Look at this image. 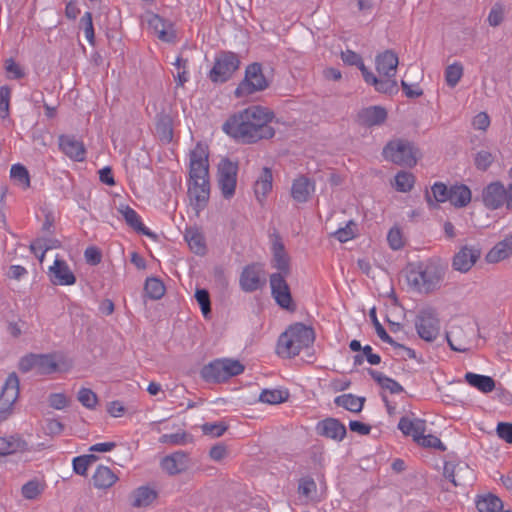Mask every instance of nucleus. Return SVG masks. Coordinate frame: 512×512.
Wrapping results in <instances>:
<instances>
[{
	"instance_id": "obj_1",
	"label": "nucleus",
	"mask_w": 512,
	"mask_h": 512,
	"mask_svg": "<svg viewBox=\"0 0 512 512\" xmlns=\"http://www.w3.org/2000/svg\"><path fill=\"white\" fill-rule=\"evenodd\" d=\"M274 117L270 109L253 105L232 115L223 124V130L238 142L256 143L275 135V130L270 126Z\"/></svg>"
},
{
	"instance_id": "obj_2",
	"label": "nucleus",
	"mask_w": 512,
	"mask_h": 512,
	"mask_svg": "<svg viewBox=\"0 0 512 512\" xmlns=\"http://www.w3.org/2000/svg\"><path fill=\"white\" fill-rule=\"evenodd\" d=\"M208 169L206 149L198 144L190 153V183L188 188L190 204L196 214H199L206 207L209 200Z\"/></svg>"
},
{
	"instance_id": "obj_3",
	"label": "nucleus",
	"mask_w": 512,
	"mask_h": 512,
	"mask_svg": "<svg viewBox=\"0 0 512 512\" xmlns=\"http://www.w3.org/2000/svg\"><path fill=\"white\" fill-rule=\"evenodd\" d=\"M208 169L206 149L198 144L190 153V183L188 188L190 204L196 214H199L206 207L209 200Z\"/></svg>"
},
{
	"instance_id": "obj_4",
	"label": "nucleus",
	"mask_w": 512,
	"mask_h": 512,
	"mask_svg": "<svg viewBox=\"0 0 512 512\" xmlns=\"http://www.w3.org/2000/svg\"><path fill=\"white\" fill-rule=\"evenodd\" d=\"M446 274V266L439 261L410 265L406 270L408 286L419 293H431L440 288Z\"/></svg>"
},
{
	"instance_id": "obj_5",
	"label": "nucleus",
	"mask_w": 512,
	"mask_h": 512,
	"mask_svg": "<svg viewBox=\"0 0 512 512\" xmlns=\"http://www.w3.org/2000/svg\"><path fill=\"white\" fill-rule=\"evenodd\" d=\"M314 339L312 328L302 323L291 325L278 339L277 354L284 358L295 357L302 349L308 348Z\"/></svg>"
},
{
	"instance_id": "obj_6",
	"label": "nucleus",
	"mask_w": 512,
	"mask_h": 512,
	"mask_svg": "<svg viewBox=\"0 0 512 512\" xmlns=\"http://www.w3.org/2000/svg\"><path fill=\"white\" fill-rule=\"evenodd\" d=\"M382 154L386 160L405 167L415 166L420 157L415 144L402 138L390 140L383 148Z\"/></svg>"
},
{
	"instance_id": "obj_7",
	"label": "nucleus",
	"mask_w": 512,
	"mask_h": 512,
	"mask_svg": "<svg viewBox=\"0 0 512 512\" xmlns=\"http://www.w3.org/2000/svg\"><path fill=\"white\" fill-rule=\"evenodd\" d=\"M244 365L235 359H217L201 369V376L207 382H222L230 377L241 374Z\"/></svg>"
},
{
	"instance_id": "obj_8",
	"label": "nucleus",
	"mask_w": 512,
	"mask_h": 512,
	"mask_svg": "<svg viewBox=\"0 0 512 512\" xmlns=\"http://www.w3.org/2000/svg\"><path fill=\"white\" fill-rule=\"evenodd\" d=\"M482 201L490 210H497L503 206L512 209V184L507 188L499 182H491L482 190Z\"/></svg>"
},
{
	"instance_id": "obj_9",
	"label": "nucleus",
	"mask_w": 512,
	"mask_h": 512,
	"mask_svg": "<svg viewBox=\"0 0 512 512\" xmlns=\"http://www.w3.org/2000/svg\"><path fill=\"white\" fill-rule=\"evenodd\" d=\"M399 64V59L397 54L392 50H386L380 54H378L375 58V66L378 74L384 78H378L380 82L391 81L394 84V87L385 90L379 91L380 93H394L398 90L397 81L395 79V75L397 72V67Z\"/></svg>"
},
{
	"instance_id": "obj_10",
	"label": "nucleus",
	"mask_w": 512,
	"mask_h": 512,
	"mask_svg": "<svg viewBox=\"0 0 512 512\" xmlns=\"http://www.w3.org/2000/svg\"><path fill=\"white\" fill-rule=\"evenodd\" d=\"M268 87V81L263 75L261 65L253 63L246 68L245 77L235 90L236 97L248 96Z\"/></svg>"
},
{
	"instance_id": "obj_11",
	"label": "nucleus",
	"mask_w": 512,
	"mask_h": 512,
	"mask_svg": "<svg viewBox=\"0 0 512 512\" xmlns=\"http://www.w3.org/2000/svg\"><path fill=\"white\" fill-rule=\"evenodd\" d=\"M19 395V379L16 374H10L0 393V422L6 420L12 413L13 405Z\"/></svg>"
},
{
	"instance_id": "obj_12",
	"label": "nucleus",
	"mask_w": 512,
	"mask_h": 512,
	"mask_svg": "<svg viewBox=\"0 0 512 512\" xmlns=\"http://www.w3.org/2000/svg\"><path fill=\"white\" fill-rule=\"evenodd\" d=\"M240 61L232 52L221 53L211 70L210 78L214 82H224L239 68Z\"/></svg>"
},
{
	"instance_id": "obj_13",
	"label": "nucleus",
	"mask_w": 512,
	"mask_h": 512,
	"mask_svg": "<svg viewBox=\"0 0 512 512\" xmlns=\"http://www.w3.org/2000/svg\"><path fill=\"white\" fill-rule=\"evenodd\" d=\"M342 60L349 65H356L360 69L362 76L367 84L374 86L376 91H385L394 87L393 82L378 81L376 77L363 63L362 58L359 54L354 51L346 50L341 54Z\"/></svg>"
},
{
	"instance_id": "obj_14",
	"label": "nucleus",
	"mask_w": 512,
	"mask_h": 512,
	"mask_svg": "<svg viewBox=\"0 0 512 512\" xmlns=\"http://www.w3.org/2000/svg\"><path fill=\"white\" fill-rule=\"evenodd\" d=\"M238 167L235 163L224 159L218 166V185L222 195L229 199L235 193Z\"/></svg>"
},
{
	"instance_id": "obj_15",
	"label": "nucleus",
	"mask_w": 512,
	"mask_h": 512,
	"mask_svg": "<svg viewBox=\"0 0 512 512\" xmlns=\"http://www.w3.org/2000/svg\"><path fill=\"white\" fill-rule=\"evenodd\" d=\"M481 257L478 245H464L453 256L452 268L461 273H467Z\"/></svg>"
},
{
	"instance_id": "obj_16",
	"label": "nucleus",
	"mask_w": 512,
	"mask_h": 512,
	"mask_svg": "<svg viewBox=\"0 0 512 512\" xmlns=\"http://www.w3.org/2000/svg\"><path fill=\"white\" fill-rule=\"evenodd\" d=\"M418 335L427 342L434 341L439 335L440 323L431 310H423L416 320Z\"/></svg>"
},
{
	"instance_id": "obj_17",
	"label": "nucleus",
	"mask_w": 512,
	"mask_h": 512,
	"mask_svg": "<svg viewBox=\"0 0 512 512\" xmlns=\"http://www.w3.org/2000/svg\"><path fill=\"white\" fill-rule=\"evenodd\" d=\"M472 330L470 323L453 324L446 333V339L450 348L457 352L468 351Z\"/></svg>"
},
{
	"instance_id": "obj_18",
	"label": "nucleus",
	"mask_w": 512,
	"mask_h": 512,
	"mask_svg": "<svg viewBox=\"0 0 512 512\" xmlns=\"http://www.w3.org/2000/svg\"><path fill=\"white\" fill-rule=\"evenodd\" d=\"M282 273H273L270 276L271 293L279 306L284 309H293L292 296L290 288L286 282V277Z\"/></svg>"
},
{
	"instance_id": "obj_19",
	"label": "nucleus",
	"mask_w": 512,
	"mask_h": 512,
	"mask_svg": "<svg viewBox=\"0 0 512 512\" xmlns=\"http://www.w3.org/2000/svg\"><path fill=\"white\" fill-rule=\"evenodd\" d=\"M444 477L449 479L455 486H465L474 480L473 470L463 462H446L444 465Z\"/></svg>"
},
{
	"instance_id": "obj_20",
	"label": "nucleus",
	"mask_w": 512,
	"mask_h": 512,
	"mask_svg": "<svg viewBox=\"0 0 512 512\" xmlns=\"http://www.w3.org/2000/svg\"><path fill=\"white\" fill-rule=\"evenodd\" d=\"M191 466L189 455L184 451H176L162 458L160 467L170 476L186 472Z\"/></svg>"
},
{
	"instance_id": "obj_21",
	"label": "nucleus",
	"mask_w": 512,
	"mask_h": 512,
	"mask_svg": "<svg viewBox=\"0 0 512 512\" xmlns=\"http://www.w3.org/2000/svg\"><path fill=\"white\" fill-rule=\"evenodd\" d=\"M264 271L259 264H252L244 268L240 276V286L245 292H253L263 284Z\"/></svg>"
},
{
	"instance_id": "obj_22",
	"label": "nucleus",
	"mask_w": 512,
	"mask_h": 512,
	"mask_svg": "<svg viewBox=\"0 0 512 512\" xmlns=\"http://www.w3.org/2000/svg\"><path fill=\"white\" fill-rule=\"evenodd\" d=\"M50 280L54 285L69 286L76 282V277L68 264L56 258L54 264L49 268Z\"/></svg>"
},
{
	"instance_id": "obj_23",
	"label": "nucleus",
	"mask_w": 512,
	"mask_h": 512,
	"mask_svg": "<svg viewBox=\"0 0 512 512\" xmlns=\"http://www.w3.org/2000/svg\"><path fill=\"white\" fill-rule=\"evenodd\" d=\"M59 148L71 160L78 162L85 160L86 150L84 144L74 136H59Z\"/></svg>"
},
{
	"instance_id": "obj_24",
	"label": "nucleus",
	"mask_w": 512,
	"mask_h": 512,
	"mask_svg": "<svg viewBox=\"0 0 512 512\" xmlns=\"http://www.w3.org/2000/svg\"><path fill=\"white\" fill-rule=\"evenodd\" d=\"M319 435L335 441H342L346 435V427L335 418H327L317 425Z\"/></svg>"
},
{
	"instance_id": "obj_25",
	"label": "nucleus",
	"mask_w": 512,
	"mask_h": 512,
	"mask_svg": "<svg viewBox=\"0 0 512 512\" xmlns=\"http://www.w3.org/2000/svg\"><path fill=\"white\" fill-rule=\"evenodd\" d=\"M315 190V185L308 178L300 176L293 181L291 196L298 203H305L309 200Z\"/></svg>"
},
{
	"instance_id": "obj_26",
	"label": "nucleus",
	"mask_w": 512,
	"mask_h": 512,
	"mask_svg": "<svg viewBox=\"0 0 512 512\" xmlns=\"http://www.w3.org/2000/svg\"><path fill=\"white\" fill-rule=\"evenodd\" d=\"M148 26L153 33L162 41L171 42L175 38L172 24L166 23L158 15H152L148 19Z\"/></svg>"
},
{
	"instance_id": "obj_27",
	"label": "nucleus",
	"mask_w": 512,
	"mask_h": 512,
	"mask_svg": "<svg viewBox=\"0 0 512 512\" xmlns=\"http://www.w3.org/2000/svg\"><path fill=\"white\" fill-rule=\"evenodd\" d=\"M387 118V112L383 107L371 106L362 109L358 113L360 123L366 126L381 125Z\"/></svg>"
},
{
	"instance_id": "obj_28",
	"label": "nucleus",
	"mask_w": 512,
	"mask_h": 512,
	"mask_svg": "<svg viewBox=\"0 0 512 512\" xmlns=\"http://www.w3.org/2000/svg\"><path fill=\"white\" fill-rule=\"evenodd\" d=\"M399 430L406 436H412L413 440L419 439L426 431V421L420 418L410 419L402 417L398 423Z\"/></svg>"
},
{
	"instance_id": "obj_29",
	"label": "nucleus",
	"mask_w": 512,
	"mask_h": 512,
	"mask_svg": "<svg viewBox=\"0 0 512 512\" xmlns=\"http://www.w3.org/2000/svg\"><path fill=\"white\" fill-rule=\"evenodd\" d=\"M273 251V267L279 270L278 273L290 275V258L284 249L281 241L276 240L272 246Z\"/></svg>"
},
{
	"instance_id": "obj_30",
	"label": "nucleus",
	"mask_w": 512,
	"mask_h": 512,
	"mask_svg": "<svg viewBox=\"0 0 512 512\" xmlns=\"http://www.w3.org/2000/svg\"><path fill=\"white\" fill-rule=\"evenodd\" d=\"M512 253V235L498 242L486 255L488 263H497L508 258Z\"/></svg>"
},
{
	"instance_id": "obj_31",
	"label": "nucleus",
	"mask_w": 512,
	"mask_h": 512,
	"mask_svg": "<svg viewBox=\"0 0 512 512\" xmlns=\"http://www.w3.org/2000/svg\"><path fill=\"white\" fill-rule=\"evenodd\" d=\"M157 498V492L149 486H140L131 494L133 507H147Z\"/></svg>"
},
{
	"instance_id": "obj_32",
	"label": "nucleus",
	"mask_w": 512,
	"mask_h": 512,
	"mask_svg": "<svg viewBox=\"0 0 512 512\" xmlns=\"http://www.w3.org/2000/svg\"><path fill=\"white\" fill-rule=\"evenodd\" d=\"M184 237L192 252L198 255L205 254L206 244L200 229L196 227L187 228Z\"/></svg>"
},
{
	"instance_id": "obj_33",
	"label": "nucleus",
	"mask_w": 512,
	"mask_h": 512,
	"mask_svg": "<svg viewBox=\"0 0 512 512\" xmlns=\"http://www.w3.org/2000/svg\"><path fill=\"white\" fill-rule=\"evenodd\" d=\"M93 484L98 489H107L113 486L116 481L118 480V477L114 472L107 466H99L93 477Z\"/></svg>"
},
{
	"instance_id": "obj_34",
	"label": "nucleus",
	"mask_w": 512,
	"mask_h": 512,
	"mask_svg": "<svg viewBox=\"0 0 512 512\" xmlns=\"http://www.w3.org/2000/svg\"><path fill=\"white\" fill-rule=\"evenodd\" d=\"M118 212L122 215L126 223L139 233L150 235V232L142 224L139 215L134 209L127 205H120L117 208Z\"/></svg>"
},
{
	"instance_id": "obj_35",
	"label": "nucleus",
	"mask_w": 512,
	"mask_h": 512,
	"mask_svg": "<svg viewBox=\"0 0 512 512\" xmlns=\"http://www.w3.org/2000/svg\"><path fill=\"white\" fill-rule=\"evenodd\" d=\"M465 380L482 393H489L495 389V381L490 376L468 372L465 374Z\"/></svg>"
},
{
	"instance_id": "obj_36",
	"label": "nucleus",
	"mask_w": 512,
	"mask_h": 512,
	"mask_svg": "<svg viewBox=\"0 0 512 512\" xmlns=\"http://www.w3.org/2000/svg\"><path fill=\"white\" fill-rule=\"evenodd\" d=\"M450 203L455 207H465L471 201V191L466 185H453L450 187Z\"/></svg>"
},
{
	"instance_id": "obj_37",
	"label": "nucleus",
	"mask_w": 512,
	"mask_h": 512,
	"mask_svg": "<svg viewBox=\"0 0 512 512\" xmlns=\"http://www.w3.org/2000/svg\"><path fill=\"white\" fill-rule=\"evenodd\" d=\"M272 172L269 168H263L260 176L254 185V191L257 199L261 201L272 189Z\"/></svg>"
},
{
	"instance_id": "obj_38",
	"label": "nucleus",
	"mask_w": 512,
	"mask_h": 512,
	"mask_svg": "<svg viewBox=\"0 0 512 512\" xmlns=\"http://www.w3.org/2000/svg\"><path fill=\"white\" fill-rule=\"evenodd\" d=\"M450 187L448 188L442 182H436L431 187V192L426 193V200L430 207L435 206L437 203H444L449 201Z\"/></svg>"
},
{
	"instance_id": "obj_39",
	"label": "nucleus",
	"mask_w": 512,
	"mask_h": 512,
	"mask_svg": "<svg viewBox=\"0 0 512 512\" xmlns=\"http://www.w3.org/2000/svg\"><path fill=\"white\" fill-rule=\"evenodd\" d=\"M334 402L337 406L343 407L350 412L358 413L363 408L365 398L357 397L353 394H343L336 397Z\"/></svg>"
},
{
	"instance_id": "obj_40",
	"label": "nucleus",
	"mask_w": 512,
	"mask_h": 512,
	"mask_svg": "<svg viewBox=\"0 0 512 512\" xmlns=\"http://www.w3.org/2000/svg\"><path fill=\"white\" fill-rule=\"evenodd\" d=\"M476 506L479 512H500L503 510L501 499L492 494L480 497Z\"/></svg>"
},
{
	"instance_id": "obj_41",
	"label": "nucleus",
	"mask_w": 512,
	"mask_h": 512,
	"mask_svg": "<svg viewBox=\"0 0 512 512\" xmlns=\"http://www.w3.org/2000/svg\"><path fill=\"white\" fill-rule=\"evenodd\" d=\"M144 292L148 298L152 300H159L165 294V286L158 278H147L144 285Z\"/></svg>"
},
{
	"instance_id": "obj_42",
	"label": "nucleus",
	"mask_w": 512,
	"mask_h": 512,
	"mask_svg": "<svg viewBox=\"0 0 512 512\" xmlns=\"http://www.w3.org/2000/svg\"><path fill=\"white\" fill-rule=\"evenodd\" d=\"M58 365L52 354H37L36 372L39 374H51L57 371Z\"/></svg>"
},
{
	"instance_id": "obj_43",
	"label": "nucleus",
	"mask_w": 512,
	"mask_h": 512,
	"mask_svg": "<svg viewBox=\"0 0 512 512\" xmlns=\"http://www.w3.org/2000/svg\"><path fill=\"white\" fill-rule=\"evenodd\" d=\"M12 180L21 188L27 189L30 186L28 170L21 164H14L10 170Z\"/></svg>"
},
{
	"instance_id": "obj_44",
	"label": "nucleus",
	"mask_w": 512,
	"mask_h": 512,
	"mask_svg": "<svg viewBox=\"0 0 512 512\" xmlns=\"http://www.w3.org/2000/svg\"><path fill=\"white\" fill-rule=\"evenodd\" d=\"M44 487L38 480H31L22 486L21 494L27 500H35L43 493Z\"/></svg>"
},
{
	"instance_id": "obj_45",
	"label": "nucleus",
	"mask_w": 512,
	"mask_h": 512,
	"mask_svg": "<svg viewBox=\"0 0 512 512\" xmlns=\"http://www.w3.org/2000/svg\"><path fill=\"white\" fill-rule=\"evenodd\" d=\"M192 441V437L185 431H179L172 434H163L159 442L168 445H185Z\"/></svg>"
},
{
	"instance_id": "obj_46",
	"label": "nucleus",
	"mask_w": 512,
	"mask_h": 512,
	"mask_svg": "<svg viewBox=\"0 0 512 512\" xmlns=\"http://www.w3.org/2000/svg\"><path fill=\"white\" fill-rule=\"evenodd\" d=\"M463 76V66L459 62H455L447 66L445 70V80L448 86L455 87Z\"/></svg>"
},
{
	"instance_id": "obj_47",
	"label": "nucleus",
	"mask_w": 512,
	"mask_h": 512,
	"mask_svg": "<svg viewBox=\"0 0 512 512\" xmlns=\"http://www.w3.org/2000/svg\"><path fill=\"white\" fill-rule=\"evenodd\" d=\"M415 178L412 173L401 171L395 176V188L399 192H408L414 186Z\"/></svg>"
},
{
	"instance_id": "obj_48",
	"label": "nucleus",
	"mask_w": 512,
	"mask_h": 512,
	"mask_svg": "<svg viewBox=\"0 0 512 512\" xmlns=\"http://www.w3.org/2000/svg\"><path fill=\"white\" fill-rule=\"evenodd\" d=\"M357 224L354 221H349L345 227L339 228L331 235L339 242L344 243L356 236Z\"/></svg>"
},
{
	"instance_id": "obj_49",
	"label": "nucleus",
	"mask_w": 512,
	"mask_h": 512,
	"mask_svg": "<svg viewBox=\"0 0 512 512\" xmlns=\"http://www.w3.org/2000/svg\"><path fill=\"white\" fill-rule=\"evenodd\" d=\"M78 401L87 409L93 410L98 404L97 395L89 388H81L77 394Z\"/></svg>"
},
{
	"instance_id": "obj_50",
	"label": "nucleus",
	"mask_w": 512,
	"mask_h": 512,
	"mask_svg": "<svg viewBox=\"0 0 512 512\" xmlns=\"http://www.w3.org/2000/svg\"><path fill=\"white\" fill-rule=\"evenodd\" d=\"M287 396L288 394L281 390H264L260 394L259 400L267 404H280L287 399Z\"/></svg>"
},
{
	"instance_id": "obj_51",
	"label": "nucleus",
	"mask_w": 512,
	"mask_h": 512,
	"mask_svg": "<svg viewBox=\"0 0 512 512\" xmlns=\"http://www.w3.org/2000/svg\"><path fill=\"white\" fill-rule=\"evenodd\" d=\"M97 459L95 455H83L73 459V470L76 474L84 476L89 465Z\"/></svg>"
},
{
	"instance_id": "obj_52",
	"label": "nucleus",
	"mask_w": 512,
	"mask_h": 512,
	"mask_svg": "<svg viewBox=\"0 0 512 512\" xmlns=\"http://www.w3.org/2000/svg\"><path fill=\"white\" fill-rule=\"evenodd\" d=\"M80 27L83 29L87 41L91 44H95V33L93 27L92 14L86 12L80 19Z\"/></svg>"
},
{
	"instance_id": "obj_53",
	"label": "nucleus",
	"mask_w": 512,
	"mask_h": 512,
	"mask_svg": "<svg viewBox=\"0 0 512 512\" xmlns=\"http://www.w3.org/2000/svg\"><path fill=\"white\" fill-rule=\"evenodd\" d=\"M195 298L200 305L203 316L208 318L211 313V303L208 291L205 289H197L195 292Z\"/></svg>"
},
{
	"instance_id": "obj_54",
	"label": "nucleus",
	"mask_w": 512,
	"mask_h": 512,
	"mask_svg": "<svg viewBox=\"0 0 512 512\" xmlns=\"http://www.w3.org/2000/svg\"><path fill=\"white\" fill-rule=\"evenodd\" d=\"M60 247V242L57 239L39 238L31 243L30 249L33 253L37 254L38 250L45 249V251L56 249Z\"/></svg>"
},
{
	"instance_id": "obj_55",
	"label": "nucleus",
	"mask_w": 512,
	"mask_h": 512,
	"mask_svg": "<svg viewBox=\"0 0 512 512\" xmlns=\"http://www.w3.org/2000/svg\"><path fill=\"white\" fill-rule=\"evenodd\" d=\"M415 442L418 445L426 448H437L441 451H444L446 449L441 440L438 437L431 434L424 435L423 433Z\"/></svg>"
},
{
	"instance_id": "obj_56",
	"label": "nucleus",
	"mask_w": 512,
	"mask_h": 512,
	"mask_svg": "<svg viewBox=\"0 0 512 512\" xmlns=\"http://www.w3.org/2000/svg\"><path fill=\"white\" fill-rule=\"evenodd\" d=\"M173 65L176 68V72L173 73L174 77L177 80L178 85L179 86H183L184 83L188 80L187 76H186V74H187V71H186L187 60L186 59H182L181 57H177V59L175 60Z\"/></svg>"
},
{
	"instance_id": "obj_57",
	"label": "nucleus",
	"mask_w": 512,
	"mask_h": 512,
	"mask_svg": "<svg viewBox=\"0 0 512 512\" xmlns=\"http://www.w3.org/2000/svg\"><path fill=\"white\" fill-rule=\"evenodd\" d=\"M11 91L9 87L0 88V117L6 119L9 116V103Z\"/></svg>"
},
{
	"instance_id": "obj_58",
	"label": "nucleus",
	"mask_w": 512,
	"mask_h": 512,
	"mask_svg": "<svg viewBox=\"0 0 512 512\" xmlns=\"http://www.w3.org/2000/svg\"><path fill=\"white\" fill-rule=\"evenodd\" d=\"M201 429L205 435L220 437L227 430V426L222 422L205 423L201 426Z\"/></svg>"
},
{
	"instance_id": "obj_59",
	"label": "nucleus",
	"mask_w": 512,
	"mask_h": 512,
	"mask_svg": "<svg viewBox=\"0 0 512 512\" xmlns=\"http://www.w3.org/2000/svg\"><path fill=\"white\" fill-rule=\"evenodd\" d=\"M504 19V8L500 4H495L488 15L487 21L490 26L497 27L499 26Z\"/></svg>"
},
{
	"instance_id": "obj_60",
	"label": "nucleus",
	"mask_w": 512,
	"mask_h": 512,
	"mask_svg": "<svg viewBox=\"0 0 512 512\" xmlns=\"http://www.w3.org/2000/svg\"><path fill=\"white\" fill-rule=\"evenodd\" d=\"M493 161H494L493 155L486 150L479 151L475 157L476 167L483 171L487 170Z\"/></svg>"
},
{
	"instance_id": "obj_61",
	"label": "nucleus",
	"mask_w": 512,
	"mask_h": 512,
	"mask_svg": "<svg viewBox=\"0 0 512 512\" xmlns=\"http://www.w3.org/2000/svg\"><path fill=\"white\" fill-rule=\"evenodd\" d=\"M48 403L52 408L61 410L68 405L69 399L63 393H52L48 397Z\"/></svg>"
},
{
	"instance_id": "obj_62",
	"label": "nucleus",
	"mask_w": 512,
	"mask_h": 512,
	"mask_svg": "<svg viewBox=\"0 0 512 512\" xmlns=\"http://www.w3.org/2000/svg\"><path fill=\"white\" fill-rule=\"evenodd\" d=\"M157 132L162 140L170 142L172 140V129L168 118H163L157 123Z\"/></svg>"
},
{
	"instance_id": "obj_63",
	"label": "nucleus",
	"mask_w": 512,
	"mask_h": 512,
	"mask_svg": "<svg viewBox=\"0 0 512 512\" xmlns=\"http://www.w3.org/2000/svg\"><path fill=\"white\" fill-rule=\"evenodd\" d=\"M387 240H388L389 246L393 250L400 249L404 244L402 233L398 228L390 229L388 236H387Z\"/></svg>"
},
{
	"instance_id": "obj_64",
	"label": "nucleus",
	"mask_w": 512,
	"mask_h": 512,
	"mask_svg": "<svg viewBox=\"0 0 512 512\" xmlns=\"http://www.w3.org/2000/svg\"><path fill=\"white\" fill-rule=\"evenodd\" d=\"M499 438L503 439L507 443H512V423L500 422L496 429Z\"/></svg>"
}]
</instances>
